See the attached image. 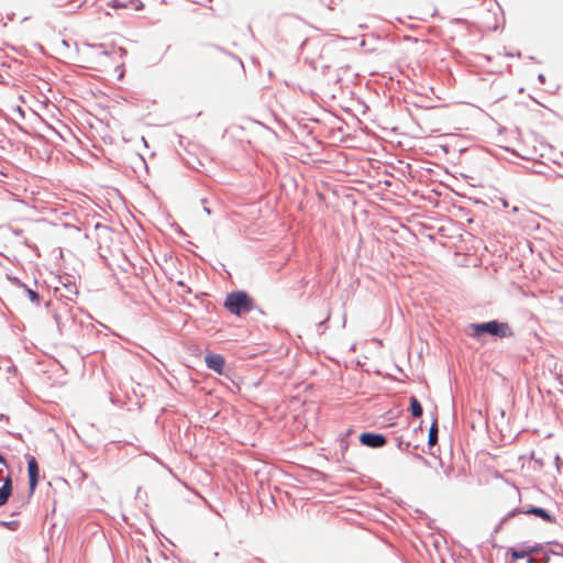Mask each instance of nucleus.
Returning a JSON list of instances; mask_svg holds the SVG:
<instances>
[{
    "label": "nucleus",
    "mask_w": 563,
    "mask_h": 563,
    "mask_svg": "<svg viewBox=\"0 0 563 563\" xmlns=\"http://www.w3.org/2000/svg\"><path fill=\"white\" fill-rule=\"evenodd\" d=\"M527 515H534L547 522H553L554 518L543 508L531 507L523 511Z\"/></svg>",
    "instance_id": "nucleus-8"
},
{
    "label": "nucleus",
    "mask_w": 563,
    "mask_h": 563,
    "mask_svg": "<svg viewBox=\"0 0 563 563\" xmlns=\"http://www.w3.org/2000/svg\"><path fill=\"white\" fill-rule=\"evenodd\" d=\"M410 411L411 415L416 418L422 415V406L416 397L410 398Z\"/></svg>",
    "instance_id": "nucleus-10"
},
{
    "label": "nucleus",
    "mask_w": 563,
    "mask_h": 563,
    "mask_svg": "<svg viewBox=\"0 0 563 563\" xmlns=\"http://www.w3.org/2000/svg\"><path fill=\"white\" fill-rule=\"evenodd\" d=\"M360 441L363 445L369 446V448H380L385 445L386 438L382 434L377 433H362L360 437Z\"/></svg>",
    "instance_id": "nucleus-3"
},
{
    "label": "nucleus",
    "mask_w": 563,
    "mask_h": 563,
    "mask_svg": "<svg viewBox=\"0 0 563 563\" xmlns=\"http://www.w3.org/2000/svg\"><path fill=\"white\" fill-rule=\"evenodd\" d=\"M206 364L210 369L218 374H222L224 367V358L220 354L209 353L206 355Z\"/></svg>",
    "instance_id": "nucleus-4"
},
{
    "label": "nucleus",
    "mask_w": 563,
    "mask_h": 563,
    "mask_svg": "<svg viewBox=\"0 0 563 563\" xmlns=\"http://www.w3.org/2000/svg\"><path fill=\"white\" fill-rule=\"evenodd\" d=\"M438 419L434 418L429 430L428 444L433 446L438 442Z\"/></svg>",
    "instance_id": "nucleus-9"
},
{
    "label": "nucleus",
    "mask_w": 563,
    "mask_h": 563,
    "mask_svg": "<svg viewBox=\"0 0 563 563\" xmlns=\"http://www.w3.org/2000/svg\"><path fill=\"white\" fill-rule=\"evenodd\" d=\"M224 306L230 312L240 316L252 310L253 301L246 292L236 291L227 296Z\"/></svg>",
    "instance_id": "nucleus-2"
},
{
    "label": "nucleus",
    "mask_w": 563,
    "mask_h": 563,
    "mask_svg": "<svg viewBox=\"0 0 563 563\" xmlns=\"http://www.w3.org/2000/svg\"><path fill=\"white\" fill-rule=\"evenodd\" d=\"M27 295L30 297V299L33 301V302H38L40 300V297H38V294L32 289H27Z\"/></svg>",
    "instance_id": "nucleus-12"
},
{
    "label": "nucleus",
    "mask_w": 563,
    "mask_h": 563,
    "mask_svg": "<svg viewBox=\"0 0 563 563\" xmlns=\"http://www.w3.org/2000/svg\"><path fill=\"white\" fill-rule=\"evenodd\" d=\"M0 463L1 464H5V460H4V457L1 454H0Z\"/></svg>",
    "instance_id": "nucleus-13"
},
{
    "label": "nucleus",
    "mask_w": 563,
    "mask_h": 563,
    "mask_svg": "<svg viewBox=\"0 0 563 563\" xmlns=\"http://www.w3.org/2000/svg\"><path fill=\"white\" fill-rule=\"evenodd\" d=\"M27 472H29V482H30V489L33 492L37 485L38 481V465L34 457H31L27 462Z\"/></svg>",
    "instance_id": "nucleus-5"
},
{
    "label": "nucleus",
    "mask_w": 563,
    "mask_h": 563,
    "mask_svg": "<svg viewBox=\"0 0 563 563\" xmlns=\"http://www.w3.org/2000/svg\"><path fill=\"white\" fill-rule=\"evenodd\" d=\"M538 552V549L530 545H522L519 548H510L508 553L511 555L512 560L525 559L526 556Z\"/></svg>",
    "instance_id": "nucleus-6"
},
{
    "label": "nucleus",
    "mask_w": 563,
    "mask_h": 563,
    "mask_svg": "<svg viewBox=\"0 0 563 563\" xmlns=\"http://www.w3.org/2000/svg\"><path fill=\"white\" fill-rule=\"evenodd\" d=\"M472 336H479L483 333H489L498 338H509L514 335L511 327L507 322H498L496 320L485 323H473L470 325Z\"/></svg>",
    "instance_id": "nucleus-1"
},
{
    "label": "nucleus",
    "mask_w": 563,
    "mask_h": 563,
    "mask_svg": "<svg viewBox=\"0 0 563 563\" xmlns=\"http://www.w3.org/2000/svg\"><path fill=\"white\" fill-rule=\"evenodd\" d=\"M12 494V482L7 477L4 484L0 487V507L5 505Z\"/></svg>",
    "instance_id": "nucleus-7"
},
{
    "label": "nucleus",
    "mask_w": 563,
    "mask_h": 563,
    "mask_svg": "<svg viewBox=\"0 0 563 563\" xmlns=\"http://www.w3.org/2000/svg\"><path fill=\"white\" fill-rule=\"evenodd\" d=\"M118 5L123 8H131L133 10H141L143 8V3L140 0H132L130 4L118 1Z\"/></svg>",
    "instance_id": "nucleus-11"
}]
</instances>
